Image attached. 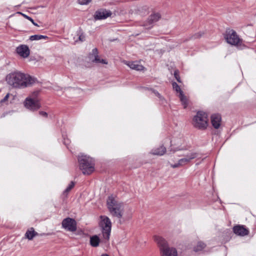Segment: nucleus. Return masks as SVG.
<instances>
[{
  "instance_id": "nucleus-1",
  "label": "nucleus",
  "mask_w": 256,
  "mask_h": 256,
  "mask_svg": "<svg viewBox=\"0 0 256 256\" xmlns=\"http://www.w3.org/2000/svg\"><path fill=\"white\" fill-rule=\"evenodd\" d=\"M8 83L13 87L24 88L34 82V79L29 75L19 72L8 74L6 77Z\"/></svg>"
},
{
  "instance_id": "nucleus-2",
  "label": "nucleus",
  "mask_w": 256,
  "mask_h": 256,
  "mask_svg": "<svg viewBox=\"0 0 256 256\" xmlns=\"http://www.w3.org/2000/svg\"><path fill=\"white\" fill-rule=\"evenodd\" d=\"M154 240L157 244L162 256H178L176 249L168 246V242L160 236H154Z\"/></svg>"
},
{
  "instance_id": "nucleus-3",
  "label": "nucleus",
  "mask_w": 256,
  "mask_h": 256,
  "mask_svg": "<svg viewBox=\"0 0 256 256\" xmlns=\"http://www.w3.org/2000/svg\"><path fill=\"white\" fill-rule=\"evenodd\" d=\"M107 205L111 214L118 218H122L124 214V204L118 202L116 198L112 196H108Z\"/></svg>"
},
{
  "instance_id": "nucleus-4",
  "label": "nucleus",
  "mask_w": 256,
  "mask_h": 256,
  "mask_svg": "<svg viewBox=\"0 0 256 256\" xmlns=\"http://www.w3.org/2000/svg\"><path fill=\"white\" fill-rule=\"evenodd\" d=\"M78 160L80 168L84 174H90L94 171V163L92 158L86 155H81L78 156Z\"/></svg>"
},
{
  "instance_id": "nucleus-5",
  "label": "nucleus",
  "mask_w": 256,
  "mask_h": 256,
  "mask_svg": "<svg viewBox=\"0 0 256 256\" xmlns=\"http://www.w3.org/2000/svg\"><path fill=\"white\" fill-rule=\"evenodd\" d=\"M100 220L99 222L102 234V242H107L110 240L112 229V222L110 219L106 216H100Z\"/></svg>"
},
{
  "instance_id": "nucleus-6",
  "label": "nucleus",
  "mask_w": 256,
  "mask_h": 256,
  "mask_svg": "<svg viewBox=\"0 0 256 256\" xmlns=\"http://www.w3.org/2000/svg\"><path fill=\"white\" fill-rule=\"evenodd\" d=\"M208 120L207 114L202 111H199L194 116L192 124L195 128L204 130L208 126Z\"/></svg>"
},
{
  "instance_id": "nucleus-7",
  "label": "nucleus",
  "mask_w": 256,
  "mask_h": 256,
  "mask_svg": "<svg viewBox=\"0 0 256 256\" xmlns=\"http://www.w3.org/2000/svg\"><path fill=\"white\" fill-rule=\"evenodd\" d=\"M39 92H34L27 97L24 102V106L30 110L36 111L40 108V104L38 98Z\"/></svg>"
},
{
  "instance_id": "nucleus-8",
  "label": "nucleus",
  "mask_w": 256,
  "mask_h": 256,
  "mask_svg": "<svg viewBox=\"0 0 256 256\" xmlns=\"http://www.w3.org/2000/svg\"><path fill=\"white\" fill-rule=\"evenodd\" d=\"M224 38L227 42L231 45L238 46H241L242 42L236 32L232 29L226 30Z\"/></svg>"
},
{
  "instance_id": "nucleus-9",
  "label": "nucleus",
  "mask_w": 256,
  "mask_h": 256,
  "mask_svg": "<svg viewBox=\"0 0 256 256\" xmlns=\"http://www.w3.org/2000/svg\"><path fill=\"white\" fill-rule=\"evenodd\" d=\"M197 156L196 153L191 152L188 154L185 158H182L178 160L177 163L171 165V166L173 168H176L180 166H184L186 164H188L192 160L196 158Z\"/></svg>"
},
{
  "instance_id": "nucleus-10",
  "label": "nucleus",
  "mask_w": 256,
  "mask_h": 256,
  "mask_svg": "<svg viewBox=\"0 0 256 256\" xmlns=\"http://www.w3.org/2000/svg\"><path fill=\"white\" fill-rule=\"evenodd\" d=\"M62 226L64 229L70 232H74L76 230V222L74 220L68 218L62 222Z\"/></svg>"
},
{
  "instance_id": "nucleus-11",
  "label": "nucleus",
  "mask_w": 256,
  "mask_h": 256,
  "mask_svg": "<svg viewBox=\"0 0 256 256\" xmlns=\"http://www.w3.org/2000/svg\"><path fill=\"white\" fill-rule=\"evenodd\" d=\"M174 90L178 93V97L182 102L184 108H185L188 105V100L186 96L184 94L182 91L181 90L179 86L176 82H174L172 84Z\"/></svg>"
},
{
  "instance_id": "nucleus-12",
  "label": "nucleus",
  "mask_w": 256,
  "mask_h": 256,
  "mask_svg": "<svg viewBox=\"0 0 256 256\" xmlns=\"http://www.w3.org/2000/svg\"><path fill=\"white\" fill-rule=\"evenodd\" d=\"M112 13L109 10L106 9H100L96 10L94 14L95 20H104L111 16Z\"/></svg>"
},
{
  "instance_id": "nucleus-13",
  "label": "nucleus",
  "mask_w": 256,
  "mask_h": 256,
  "mask_svg": "<svg viewBox=\"0 0 256 256\" xmlns=\"http://www.w3.org/2000/svg\"><path fill=\"white\" fill-rule=\"evenodd\" d=\"M16 52L23 58H28L30 54V50L28 47L25 44H21L16 48Z\"/></svg>"
},
{
  "instance_id": "nucleus-14",
  "label": "nucleus",
  "mask_w": 256,
  "mask_h": 256,
  "mask_svg": "<svg viewBox=\"0 0 256 256\" xmlns=\"http://www.w3.org/2000/svg\"><path fill=\"white\" fill-rule=\"evenodd\" d=\"M234 232L240 236H245L248 234V230L244 226L237 225L233 228Z\"/></svg>"
},
{
  "instance_id": "nucleus-15",
  "label": "nucleus",
  "mask_w": 256,
  "mask_h": 256,
  "mask_svg": "<svg viewBox=\"0 0 256 256\" xmlns=\"http://www.w3.org/2000/svg\"><path fill=\"white\" fill-rule=\"evenodd\" d=\"M210 120L214 128L218 129L220 127L222 122V118L220 114H212L210 116Z\"/></svg>"
},
{
  "instance_id": "nucleus-16",
  "label": "nucleus",
  "mask_w": 256,
  "mask_h": 256,
  "mask_svg": "<svg viewBox=\"0 0 256 256\" xmlns=\"http://www.w3.org/2000/svg\"><path fill=\"white\" fill-rule=\"evenodd\" d=\"M124 62L132 70L140 71L143 70L144 68V67L142 64H139L137 62L124 61Z\"/></svg>"
},
{
  "instance_id": "nucleus-17",
  "label": "nucleus",
  "mask_w": 256,
  "mask_h": 256,
  "mask_svg": "<svg viewBox=\"0 0 256 256\" xmlns=\"http://www.w3.org/2000/svg\"><path fill=\"white\" fill-rule=\"evenodd\" d=\"M100 242H102V239L100 240L97 235H94L90 237V245L94 248L98 246ZM104 243L105 242H104Z\"/></svg>"
},
{
  "instance_id": "nucleus-18",
  "label": "nucleus",
  "mask_w": 256,
  "mask_h": 256,
  "mask_svg": "<svg viewBox=\"0 0 256 256\" xmlns=\"http://www.w3.org/2000/svg\"><path fill=\"white\" fill-rule=\"evenodd\" d=\"M92 56H94V58L92 60V62H95L96 63H102L104 64H107L108 62L104 59H100V58L98 56V52L97 48H94L92 50Z\"/></svg>"
},
{
  "instance_id": "nucleus-19",
  "label": "nucleus",
  "mask_w": 256,
  "mask_h": 256,
  "mask_svg": "<svg viewBox=\"0 0 256 256\" xmlns=\"http://www.w3.org/2000/svg\"><path fill=\"white\" fill-rule=\"evenodd\" d=\"M166 148L162 146L159 148L152 149L150 152V154H152L153 155L161 156L164 155L166 153Z\"/></svg>"
},
{
  "instance_id": "nucleus-20",
  "label": "nucleus",
  "mask_w": 256,
  "mask_h": 256,
  "mask_svg": "<svg viewBox=\"0 0 256 256\" xmlns=\"http://www.w3.org/2000/svg\"><path fill=\"white\" fill-rule=\"evenodd\" d=\"M160 18V15L158 13L152 14L148 18L147 22L149 24H152L158 22Z\"/></svg>"
},
{
  "instance_id": "nucleus-21",
  "label": "nucleus",
  "mask_w": 256,
  "mask_h": 256,
  "mask_svg": "<svg viewBox=\"0 0 256 256\" xmlns=\"http://www.w3.org/2000/svg\"><path fill=\"white\" fill-rule=\"evenodd\" d=\"M16 96L12 94L8 93L1 100L2 103L8 104V100L10 99V102H12L15 98Z\"/></svg>"
},
{
  "instance_id": "nucleus-22",
  "label": "nucleus",
  "mask_w": 256,
  "mask_h": 256,
  "mask_svg": "<svg viewBox=\"0 0 256 256\" xmlns=\"http://www.w3.org/2000/svg\"><path fill=\"white\" fill-rule=\"evenodd\" d=\"M36 234L37 232H36L34 228H32L26 231L25 234V236L29 240H32Z\"/></svg>"
},
{
  "instance_id": "nucleus-23",
  "label": "nucleus",
  "mask_w": 256,
  "mask_h": 256,
  "mask_svg": "<svg viewBox=\"0 0 256 256\" xmlns=\"http://www.w3.org/2000/svg\"><path fill=\"white\" fill-rule=\"evenodd\" d=\"M48 38V37L46 36L38 35V34L31 36L30 37V40L32 41L38 40H40L41 39L46 40Z\"/></svg>"
},
{
  "instance_id": "nucleus-24",
  "label": "nucleus",
  "mask_w": 256,
  "mask_h": 256,
  "mask_svg": "<svg viewBox=\"0 0 256 256\" xmlns=\"http://www.w3.org/2000/svg\"><path fill=\"white\" fill-rule=\"evenodd\" d=\"M206 247V244L204 243L199 242H198L197 245L194 247V251L198 252L201 251Z\"/></svg>"
},
{
  "instance_id": "nucleus-25",
  "label": "nucleus",
  "mask_w": 256,
  "mask_h": 256,
  "mask_svg": "<svg viewBox=\"0 0 256 256\" xmlns=\"http://www.w3.org/2000/svg\"><path fill=\"white\" fill-rule=\"evenodd\" d=\"M74 182H71L70 183L68 184V186H67L66 189L64 192V194H67L74 187Z\"/></svg>"
},
{
  "instance_id": "nucleus-26",
  "label": "nucleus",
  "mask_w": 256,
  "mask_h": 256,
  "mask_svg": "<svg viewBox=\"0 0 256 256\" xmlns=\"http://www.w3.org/2000/svg\"><path fill=\"white\" fill-rule=\"evenodd\" d=\"M78 40L80 41L81 42H82L85 40L86 36H85L84 34L82 32L80 31L78 32Z\"/></svg>"
},
{
  "instance_id": "nucleus-27",
  "label": "nucleus",
  "mask_w": 256,
  "mask_h": 256,
  "mask_svg": "<svg viewBox=\"0 0 256 256\" xmlns=\"http://www.w3.org/2000/svg\"><path fill=\"white\" fill-rule=\"evenodd\" d=\"M202 36V33L199 32L196 33L194 34L193 36H192L190 38V39L194 40L196 38H200Z\"/></svg>"
},
{
  "instance_id": "nucleus-28",
  "label": "nucleus",
  "mask_w": 256,
  "mask_h": 256,
  "mask_svg": "<svg viewBox=\"0 0 256 256\" xmlns=\"http://www.w3.org/2000/svg\"><path fill=\"white\" fill-rule=\"evenodd\" d=\"M92 0H78V2L81 5L88 4Z\"/></svg>"
},
{
  "instance_id": "nucleus-29",
  "label": "nucleus",
  "mask_w": 256,
  "mask_h": 256,
  "mask_svg": "<svg viewBox=\"0 0 256 256\" xmlns=\"http://www.w3.org/2000/svg\"><path fill=\"white\" fill-rule=\"evenodd\" d=\"M174 77L176 78V80L178 82H180L181 81L180 80V77L178 74V70H176L174 73Z\"/></svg>"
},
{
  "instance_id": "nucleus-30",
  "label": "nucleus",
  "mask_w": 256,
  "mask_h": 256,
  "mask_svg": "<svg viewBox=\"0 0 256 256\" xmlns=\"http://www.w3.org/2000/svg\"><path fill=\"white\" fill-rule=\"evenodd\" d=\"M40 114L43 116H45V117H46L47 116H48V114L46 112H42V111H41V112H40Z\"/></svg>"
},
{
  "instance_id": "nucleus-31",
  "label": "nucleus",
  "mask_w": 256,
  "mask_h": 256,
  "mask_svg": "<svg viewBox=\"0 0 256 256\" xmlns=\"http://www.w3.org/2000/svg\"><path fill=\"white\" fill-rule=\"evenodd\" d=\"M154 94H156L157 96H158V97L160 100H161V99H162V96H160V94L158 92H154Z\"/></svg>"
},
{
  "instance_id": "nucleus-32",
  "label": "nucleus",
  "mask_w": 256,
  "mask_h": 256,
  "mask_svg": "<svg viewBox=\"0 0 256 256\" xmlns=\"http://www.w3.org/2000/svg\"><path fill=\"white\" fill-rule=\"evenodd\" d=\"M182 150V148L178 147V148H177L176 149H174V150L175 152V151H177V150Z\"/></svg>"
},
{
  "instance_id": "nucleus-33",
  "label": "nucleus",
  "mask_w": 256,
  "mask_h": 256,
  "mask_svg": "<svg viewBox=\"0 0 256 256\" xmlns=\"http://www.w3.org/2000/svg\"><path fill=\"white\" fill-rule=\"evenodd\" d=\"M26 18L30 21H32V18L28 16H26Z\"/></svg>"
},
{
  "instance_id": "nucleus-34",
  "label": "nucleus",
  "mask_w": 256,
  "mask_h": 256,
  "mask_svg": "<svg viewBox=\"0 0 256 256\" xmlns=\"http://www.w3.org/2000/svg\"><path fill=\"white\" fill-rule=\"evenodd\" d=\"M18 13L20 14H22L24 18H26V16H28L26 15L25 14H22L21 12H18Z\"/></svg>"
},
{
  "instance_id": "nucleus-35",
  "label": "nucleus",
  "mask_w": 256,
  "mask_h": 256,
  "mask_svg": "<svg viewBox=\"0 0 256 256\" xmlns=\"http://www.w3.org/2000/svg\"><path fill=\"white\" fill-rule=\"evenodd\" d=\"M34 26H38V24L34 22V20H32V21H30Z\"/></svg>"
},
{
  "instance_id": "nucleus-36",
  "label": "nucleus",
  "mask_w": 256,
  "mask_h": 256,
  "mask_svg": "<svg viewBox=\"0 0 256 256\" xmlns=\"http://www.w3.org/2000/svg\"><path fill=\"white\" fill-rule=\"evenodd\" d=\"M101 256H108L107 254H103Z\"/></svg>"
},
{
  "instance_id": "nucleus-37",
  "label": "nucleus",
  "mask_w": 256,
  "mask_h": 256,
  "mask_svg": "<svg viewBox=\"0 0 256 256\" xmlns=\"http://www.w3.org/2000/svg\"><path fill=\"white\" fill-rule=\"evenodd\" d=\"M58 88H54V90H58Z\"/></svg>"
}]
</instances>
